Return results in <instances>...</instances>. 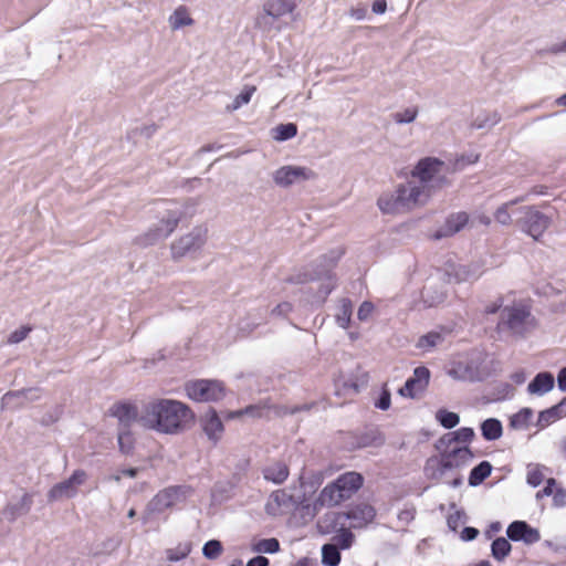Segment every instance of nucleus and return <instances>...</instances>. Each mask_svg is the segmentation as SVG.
<instances>
[{"label":"nucleus","mask_w":566,"mask_h":566,"mask_svg":"<svg viewBox=\"0 0 566 566\" xmlns=\"http://www.w3.org/2000/svg\"><path fill=\"white\" fill-rule=\"evenodd\" d=\"M439 457L429 458L424 465L427 478L457 488L461 485V476L457 470L469 465L473 460V453L468 446H442L438 440L434 444Z\"/></svg>","instance_id":"nucleus-1"},{"label":"nucleus","mask_w":566,"mask_h":566,"mask_svg":"<svg viewBox=\"0 0 566 566\" xmlns=\"http://www.w3.org/2000/svg\"><path fill=\"white\" fill-rule=\"evenodd\" d=\"M193 420V413L185 403L161 399L149 403L144 413V427L161 433H177Z\"/></svg>","instance_id":"nucleus-2"},{"label":"nucleus","mask_w":566,"mask_h":566,"mask_svg":"<svg viewBox=\"0 0 566 566\" xmlns=\"http://www.w3.org/2000/svg\"><path fill=\"white\" fill-rule=\"evenodd\" d=\"M430 189L412 178L400 184L395 191L382 193L377 205L381 212L396 214L423 206L431 197Z\"/></svg>","instance_id":"nucleus-3"},{"label":"nucleus","mask_w":566,"mask_h":566,"mask_svg":"<svg viewBox=\"0 0 566 566\" xmlns=\"http://www.w3.org/2000/svg\"><path fill=\"white\" fill-rule=\"evenodd\" d=\"M191 494L188 486H171L158 492L147 505V514L144 515V525L147 531L156 530L161 521L166 520L165 512L186 501Z\"/></svg>","instance_id":"nucleus-4"},{"label":"nucleus","mask_w":566,"mask_h":566,"mask_svg":"<svg viewBox=\"0 0 566 566\" xmlns=\"http://www.w3.org/2000/svg\"><path fill=\"white\" fill-rule=\"evenodd\" d=\"M150 212H153L155 220L149 223L148 230L144 234V245L155 244L168 238L181 219V211L177 208H170L166 202L158 203Z\"/></svg>","instance_id":"nucleus-5"},{"label":"nucleus","mask_w":566,"mask_h":566,"mask_svg":"<svg viewBox=\"0 0 566 566\" xmlns=\"http://www.w3.org/2000/svg\"><path fill=\"white\" fill-rule=\"evenodd\" d=\"M448 166L444 161L436 157H424L420 159L411 170V177L417 179L421 185H424L430 192L433 193L437 189L444 187L448 181L446 174Z\"/></svg>","instance_id":"nucleus-6"},{"label":"nucleus","mask_w":566,"mask_h":566,"mask_svg":"<svg viewBox=\"0 0 566 566\" xmlns=\"http://www.w3.org/2000/svg\"><path fill=\"white\" fill-rule=\"evenodd\" d=\"M208 228L193 227L189 232L175 240L170 245L171 258L179 261L182 258L197 259L207 243Z\"/></svg>","instance_id":"nucleus-7"},{"label":"nucleus","mask_w":566,"mask_h":566,"mask_svg":"<svg viewBox=\"0 0 566 566\" xmlns=\"http://www.w3.org/2000/svg\"><path fill=\"white\" fill-rule=\"evenodd\" d=\"M531 323V313L523 303L504 306L501 311L499 328L509 329L514 335H523Z\"/></svg>","instance_id":"nucleus-8"},{"label":"nucleus","mask_w":566,"mask_h":566,"mask_svg":"<svg viewBox=\"0 0 566 566\" xmlns=\"http://www.w3.org/2000/svg\"><path fill=\"white\" fill-rule=\"evenodd\" d=\"M185 390L189 399L198 402L221 400L226 396V388L219 380L197 379L188 381Z\"/></svg>","instance_id":"nucleus-9"},{"label":"nucleus","mask_w":566,"mask_h":566,"mask_svg":"<svg viewBox=\"0 0 566 566\" xmlns=\"http://www.w3.org/2000/svg\"><path fill=\"white\" fill-rule=\"evenodd\" d=\"M315 178L316 174L303 166L286 165L272 172L274 184L281 188H289Z\"/></svg>","instance_id":"nucleus-10"},{"label":"nucleus","mask_w":566,"mask_h":566,"mask_svg":"<svg viewBox=\"0 0 566 566\" xmlns=\"http://www.w3.org/2000/svg\"><path fill=\"white\" fill-rule=\"evenodd\" d=\"M439 271L443 280L447 279L449 283L475 281L482 274L481 265L478 263L461 264L451 260L447 261Z\"/></svg>","instance_id":"nucleus-11"},{"label":"nucleus","mask_w":566,"mask_h":566,"mask_svg":"<svg viewBox=\"0 0 566 566\" xmlns=\"http://www.w3.org/2000/svg\"><path fill=\"white\" fill-rule=\"evenodd\" d=\"M86 479V472L82 469L74 470L72 474L54 484L48 492V500L50 502L59 501L61 499L74 497L77 493L76 488L82 485Z\"/></svg>","instance_id":"nucleus-12"},{"label":"nucleus","mask_w":566,"mask_h":566,"mask_svg":"<svg viewBox=\"0 0 566 566\" xmlns=\"http://www.w3.org/2000/svg\"><path fill=\"white\" fill-rule=\"evenodd\" d=\"M521 228L533 239L538 240L546 231L551 219L534 208H525L524 218L521 220Z\"/></svg>","instance_id":"nucleus-13"},{"label":"nucleus","mask_w":566,"mask_h":566,"mask_svg":"<svg viewBox=\"0 0 566 566\" xmlns=\"http://www.w3.org/2000/svg\"><path fill=\"white\" fill-rule=\"evenodd\" d=\"M442 280L440 271L428 279L421 293V300L426 307L437 306L446 300L447 291L442 285Z\"/></svg>","instance_id":"nucleus-14"},{"label":"nucleus","mask_w":566,"mask_h":566,"mask_svg":"<svg viewBox=\"0 0 566 566\" xmlns=\"http://www.w3.org/2000/svg\"><path fill=\"white\" fill-rule=\"evenodd\" d=\"M430 371L424 366L415 368L413 374L407 379L403 387L399 389V395L407 398H416L419 394L424 391L429 384Z\"/></svg>","instance_id":"nucleus-15"},{"label":"nucleus","mask_w":566,"mask_h":566,"mask_svg":"<svg viewBox=\"0 0 566 566\" xmlns=\"http://www.w3.org/2000/svg\"><path fill=\"white\" fill-rule=\"evenodd\" d=\"M342 255V252H333L332 256L328 258V269L318 272L316 279L322 281L319 286L318 294L314 297V300L310 301L311 303L322 304L325 302L326 297L336 286V279L333 275L331 269L337 263Z\"/></svg>","instance_id":"nucleus-16"},{"label":"nucleus","mask_w":566,"mask_h":566,"mask_svg":"<svg viewBox=\"0 0 566 566\" xmlns=\"http://www.w3.org/2000/svg\"><path fill=\"white\" fill-rule=\"evenodd\" d=\"M363 484V478L357 472H346L339 475L332 485L342 502L348 500Z\"/></svg>","instance_id":"nucleus-17"},{"label":"nucleus","mask_w":566,"mask_h":566,"mask_svg":"<svg viewBox=\"0 0 566 566\" xmlns=\"http://www.w3.org/2000/svg\"><path fill=\"white\" fill-rule=\"evenodd\" d=\"M38 388H23L19 390H10L6 392L0 401L1 410H17L24 406L25 401H34L39 399Z\"/></svg>","instance_id":"nucleus-18"},{"label":"nucleus","mask_w":566,"mask_h":566,"mask_svg":"<svg viewBox=\"0 0 566 566\" xmlns=\"http://www.w3.org/2000/svg\"><path fill=\"white\" fill-rule=\"evenodd\" d=\"M506 535L511 541H521L527 545L535 544L541 539L538 530L530 526L524 521L512 522L506 530Z\"/></svg>","instance_id":"nucleus-19"},{"label":"nucleus","mask_w":566,"mask_h":566,"mask_svg":"<svg viewBox=\"0 0 566 566\" xmlns=\"http://www.w3.org/2000/svg\"><path fill=\"white\" fill-rule=\"evenodd\" d=\"M294 3L291 0H269L264 4V14L256 19L258 27H265L269 18H280L292 12Z\"/></svg>","instance_id":"nucleus-20"},{"label":"nucleus","mask_w":566,"mask_h":566,"mask_svg":"<svg viewBox=\"0 0 566 566\" xmlns=\"http://www.w3.org/2000/svg\"><path fill=\"white\" fill-rule=\"evenodd\" d=\"M108 415L118 420L119 428H129L137 418V409L129 402L118 401L108 409Z\"/></svg>","instance_id":"nucleus-21"},{"label":"nucleus","mask_w":566,"mask_h":566,"mask_svg":"<svg viewBox=\"0 0 566 566\" xmlns=\"http://www.w3.org/2000/svg\"><path fill=\"white\" fill-rule=\"evenodd\" d=\"M201 426L207 437L217 442L223 433V423L216 410L209 409L201 417Z\"/></svg>","instance_id":"nucleus-22"},{"label":"nucleus","mask_w":566,"mask_h":566,"mask_svg":"<svg viewBox=\"0 0 566 566\" xmlns=\"http://www.w3.org/2000/svg\"><path fill=\"white\" fill-rule=\"evenodd\" d=\"M564 417H566V397L563 398L557 405L542 410L538 413L535 424L538 430H543Z\"/></svg>","instance_id":"nucleus-23"},{"label":"nucleus","mask_w":566,"mask_h":566,"mask_svg":"<svg viewBox=\"0 0 566 566\" xmlns=\"http://www.w3.org/2000/svg\"><path fill=\"white\" fill-rule=\"evenodd\" d=\"M33 504V497L30 493H24L17 502H10L7 504L3 515L10 522L27 515Z\"/></svg>","instance_id":"nucleus-24"},{"label":"nucleus","mask_w":566,"mask_h":566,"mask_svg":"<svg viewBox=\"0 0 566 566\" xmlns=\"http://www.w3.org/2000/svg\"><path fill=\"white\" fill-rule=\"evenodd\" d=\"M555 385V378L549 371L538 373L527 385V392L535 396H544L549 392Z\"/></svg>","instance_id":"nucleus-25"},{"label":"nucleus","mask_w":566,"mask_h":566,"mask_svg":"<svg viewBox=\"0 0 566 566\" xmlns=\"http://www.w3.org/2000/svg\"><path fill=\"white\" fill-rule=\"evenodd\" d=\"M263 478L274 484H282L290 474L289 467L281 461L269 463L262 469Z\"/></svg>","instance_id":"nucleus-26"},{"label":"nucleus","mask_w":566,"mask_h":566,"mask_svg":"<svg viewBox=\"0 0 566 566\" xmlns=\"http://www.w3.org/2000/svg\"><path fill=\"white\" fill-rule=\"evenodd\" d=\"M475 433H474V430L470 427H462L455 431H452V432H448L446 434H443L439 441H440V447L442 446H457V443L459 442H462V443H470L473 438H474Z\"/></svg>","instance_id":"nucleus-27"},{"label":"nucleus","mask_w":566,"mask_h":566,"mask_svg":"<svg viewBox=\"0 0 566 566\" xmlns=\"http://www.w3.org/2000/svg\"><path fill=\"white\" fill-rule=\"evenodd\" d=\"M293 504V496L285 490H276L272 492L266 510L271 514H276L282 509H287Z\"/></svg>","instance_id":"nucleus-28"},{"label":"nucleus","mask_w":566,"mask_h":566,"mask_svg":"<svg viewBox=\"0 0 566 566\" xmlns=\"http://www.w3.org/2000/svg\"><path fill=\"white\" fill-rule=\"evenodd\" d=\"M345 520H347V513L329 512L318 521L317 525L322 533H331L338 526L343 528Z\"/></svg>","instance_id":"nucleus-29"},{"label":"nucleus","mask_w":566,"mask_h":566,"mask_svg":"<svg viewBox=\"0 0 566 566\" xmlns=\"http://www.w3.org/2000/svg\"><path fill=\"white\" fill-rule=\"evenodd\" d=\"M468 221H469V216L465 212H459V213L452 214L447 219L446 228H444L443 232H438L436 237L439 239L443 235H450V234L457 233L464 228V226L468 223Z\"/></svg>","instance_id":"nucleus-30"},{"label":"nucleus","mask_w":566,"mask_h":566,"mask_svg":"<svg viewBox=\"0 0 566 566\" xmlns=\"http://www.w3.org/2000/svg\"><path fill=\"white\" fill-rule=\"evenodd\" d=\"M482 437L488 441H494L502 437L503 427L499 419L489 418L481 423Z\"/></svg>","instance_id":"nucleus-31"},{"label":"nucleus","mask_w":566,"mask_h":566,"mask_svg":"<svg viewBox=\"0 0 566 566\" xmlns=\"http://www.w3.org/2000/svg\"><path fill=\"white\" fill-rule=\"evenodd\" d=\"M342 501L338 500V496L332 485V483L327 484L318 494L314 507L317 510L318 507H332L340 504Z\"/></svg>","instance_id":"nucleus-32"},{"label":"nucleus","mask_w":566,"mask_h":566,"mask_svg":"<svg viewBox=\"0 0 566 566\" xmlns=\"http://www.w3.org/2000/svg\"><path fill=\"white\" fill-rule=\"evenodd\" d=\"M492 472V465L489 461H482L474 467L469 475V484L476 486L481 484Z\"/></svg>","instance_id":"nucleus-33"},{"label":"nucleus","mask_w":566,"mask_h":566,"mask_svg":"<svg viewBox=\"0 0 566 566\" xmlns=\"http://www.w3.org/2000/svg\"><path fill=\"white\" fill-rule=\"evenodd\" d=\"M533 410L528 407L522 408L510 418V426L515 430L527 429L533 418Z\"/></svg>","instance_id":"nucleus-34"},{"label":"nucleus","mask_w":566,"mask_h":566,"mask_svg":"<svg viewBox=\"0 0 566 566\" xmlns=\"http://www.w3.org/2000/svg\"><path fill=\"white\" fill-rule=\"evenodd\" d=\"M548 469L539 463H530L526 467V482L536 488L544 481V472Z\"/></svg>","instance_id":"nucleus-35"},{"label":"nucleus","mask_w":566,"mask_h":566,"mask_svg":"<svg viewBox=\"0 0 566 566\" xmlns=\"http://www.w3.org/2000/svg\"><path fill=\"white\" fill-rule=\"evenodd\" d=\"M255 91L256 86L245 85L240 94L234 97L233 102L227 106V111L234 112L241 108L243 105L249 104Z\"/></svg>","instance_id":"nucleus-36"},{"label":"nucleus","mask_w":566,"mask_h":566,"mask_svg":"<svg viewBox=\"0 0 566 566\" xmlns=\"http://www.w3.org/2000/svg\"><path fill=\"white\" fill-rule=\"evenodd\" d=\"M340 563V553L335 544H325L322 547V564L324 566H338Z\"/></svg>","instance_id":"nucleus-37"},{"label":"nucleus","mask_w":566,"mask_h":566,"mask_svg":"<svg viewBox=\"0 0 566 566\" xmlns=\"http://www.w3.org/2000/svg\"><path fill=\"white\" fill-rule=\"evenodd\" d=\"M352 313H353L352 301L348 298H343L340 301L338 313L336 315V322L339 327L347 328L349 326Z\"/></svg>","instance_id":"nucleus-38"},{"label":"nucleus","mask_w":566,"mask_h":566,"mask_svg":"<svg viewBox=\"0 0 566 566\" xmlns=\"http://www.w3.org/2000/svg\"><path fill=\"white\" fill-rule=\"evenodd\" d=\"M297 134V127L293 123L280 124L272 129V136L275 140L284 142L293 138Z\"/></svg>","instance_id":"nucleus-39"},{"label":"nucleus","mask_w":566,"mask_h":566,"mask_svg":"<svg viewBox=\"0 0 566 566\" xmlns=\"http://www.w3.org/2000/svg\"><path fill=\"white\" fill-rule=\"evenodd\" d=\"M511 549L512 545L504 537L494 539L491 545L492 556L499 562H502L510 554Z\"/></svg>","instance_id":"nucleus-40"},{"label":"nucleus","mask_w":566,"mask_h":566,"mask_svg":"<svg viewBox=\"0 0 566 566\" xmlns=\"http://www.w3.org/2000/svg\"><path fill=\"white\" fill-rule=\"evenodd\" d=\"M436 420L446 429H452L457 427L460 422V417L458 413L449 411L447 409H439L436 412Z\"/></svg>","instance_id":"nucleus-41"},{"label":"nucleus","mask_w":566,"mask_h":566,"mask_svg":"<svg viewBox=\"0 0 566 566\" xmlns=\"http://www.w3.org/2000/svg\"><path fill=\"white\" fill-rule=\"evenodd\" d=\"M443 340V336L437 332H430L426 335H422L417 342V348L429 352L437 345L441 344Z\"/></svg>","instance_id":"nucleus-42"},{"label":"nucleus","mask_w":566,"mask_h":566,"mask_svg":"<svg viewBox=\"0 0 566 566\" xmlns=\"http://www.w3.org/2000/svg\"><path fill=\"white\" fill-rule=\"evenodd\" d=\"M117 440L120 452L130 454L134 449V438L129 428H118Z\"/></svg>","instance_id":"nucleus-43"},{"label":"nucleus","mask_w":566,"mask_h":566,"mask_svg":"<svg viewBox=\"0 0 566 566\" xmlns=\"http://www.w3.org/2000/svg\"><path fill=\"white\" fill-rule=\"evenodd\" d=\"M170 27L174 30H178L182 27L190 25L192 23V19L190 18L188 11L185 8H178L169 18Z\"/></svg>","instance_id":"nucleus-44"},{"label":"nucleus","mask_w":566,"mask_h":566,"mask_svg":"<svg viewBox=\"0 0 566 566\" xmlns=\"http://www.w3.org/2000/svg\"><path fill=\"white\" fill-rule=\"evenodd\" d=\"M360 517L364 523H368L373 521L375 517V510L373 506L363 504L358 505L355 509L350 510L347 513V518H357Z\"/></svg>","instance_id":"nucleus-45"},{"label":"nucleus","mask_w":566,"mask_h":566,"mask_svg":"<svg viewBox=\"0 0 566 566\" xmlns=\"http://www.w3.org/2000/svg\"><path fill=\"white\" fill-rule=\"evenodd\" d=\"M253 552L274 554L280 551V543L276 538L260 539L252 546Z\"/></svg>","instance_id":"nucleus-46"},{"label":"nucleus","mask_w":566,"mask_h":566,"mask_svg":"<svg viewBox=\"0 0 566 566\" xmlns=\"http://www.w3.org/2000/svg\"><path fill=\"white\" fill-rule=\"evenodd\" d=\"M191 552L190 543H180L174 548H169L166 552L167 558L170 562H178L185 557H187Z\"/></svg>","instance_id":"nucleus-47"},{"label":"nucleus","mask_w":566,"mask_h":566,"mask_svg":"<svg viewBox=\"0 0 566 566\" xmlns=\"http://www.w3.org/2000/svg\"><path fill=\"white\" fill-rule=\"evenodd\" d=\"M523 201V198H517L515 200H512L510 202L503 203L501 207L497 208L495 211V220L501 224H509L511 222V216L509 213L510 207L516 205L517 202Z\"/></svg>","instance_id":"nucleus-48"},{"label":"nucleus","mask_w":566,"mask_h":566,"mask_svg":"<svg viewBox=\"0 0 566 566\" xmlns=\"http://www.w3.org/2000/svg\"><path fill=\"white\" fill-rule=\"evenodd\" d=\"M418 115L417 107H407L402 111L392 114V118L397 124H409L412 123Z\"/></svg>","instance_id":"nucleus-49"},{"label":"nucleus","mask_w":566,"mask_h":566,"mask_svg":"<svg viewBox=\"0 0 566 566\" xmlns=\"http://www.w3.org/2000/svg\"><path fill=\"white\" fill-rule=\"evenodd\" d=\"M222 553V545L217 539L208 541L202 548V554L208 559H214Z\"/></svg>","instance_id":"nucleus-50"},{"label":"nucleus","mask_w":566,"mask_h":566,"mask_svg":"<svg viewBox=\"0 0 566 566\" xmlns=\"http://www.w3.org/2000/svg\"><path fill=\"white\" fill-rule=\"evenodd\" d=\"M500 120H501L500 114L494 112L490 115L478 116L473 122V126L475 128L492 127V126L496 125Z\"/></svg>","instance_id":"nucleus-51"},{"label":"nucleus","mask_w":566,"mask_h":566,"mask_svg":"<svg viewBox=\"0 0 566 566\" xmlns=\"http://www.w3.org/2000/svg\"><path fill=\"white\" fill-rule=\"evenodd\" d=\"M354 536L348 530L342 528V533L335 537L337 547L343 549L349 548L353 544Z\"/></svg>","instance_id":"nucleus-52"},{"label":"nucleus","mask_w":566,"mask_h":566,"mask_svg":"<svg viewBox=\"0 0 566 566\" xmlns=\"http://www.w3.org/2000/svg\"><path fill=\"white\" fill-rule=\"evenodd\" d=\"M30 332H31V328L28 326H22L18 329L13 331L9 336V343L18 344V343L24 340Z\"/></svg>","instance_id":"nucleus-53"},{"label":"nucleus","mask_w":566,"mask_h":566,"mask_svg":"<svg viewBox=\"0 0 566 566\" xmlns=\"http://www.w3.org/2000/svg\"><path fill=\"white\" fill-rule=\"evenodd\" d=\"M465 515L463 512L457 511L448 516L447 523L450 530L457 531L459 525L463 523Z\"/></svg>","instance_id":"nucleus-54"},{"label":"nucleus","mask_w":566,"mask_h":566,"mask_svg":"<svg viewBox=\"0 0 566 566\" xmlns=\"http://www.w3.org/2000/svg\"><path fill=\"white\" fill-rule=\"evenodd\" d=\"M391 396L390 391L386 388L382 389L378 400L375 402L376 408L387 410L390 407Z\"/></svg>","instance_id":"nucleus-55"},{"label":"nucleus","mask_w":566,"mask_h":566,"mask_svg":"<svg viewBox=\"0 0 566 566\" xmlns=\"http://www.w3.org/2000/svg\"><path fill=\"white\" fill-rule=\"evenodd\" d=\"M555 486L556 480L553 478L547 479L545 488L536 493V499L541 500L545 496H551L554 493V490L556 489Z\"/></svg>","instance_id":"nucleus-56"},{"label":"nucleus","mask_w":566,"mask_h":566,"mask_svg":"<svg viewBox=\"0 0 566 566\" xmlns=\"http://www.w3.org/2000/svg\"><path fill=\"white\" fill-rule=\"evenodd\" d=\"M373 312H374V304L370 302H363L357 312L358 319H360V321L368 319Z\"/></svg>","instance_id":"nucleus-57"},{"label":"nucleus","mask_w":566,"mask_h":566,"mask_svg":"<svg viewBox=\"0 0 566 566\" xmlns=\"http://www.w3.org/2000/svg\"><path fill=\"white\" fill-rule=\"evenodd\" d=\"M292 310L293 305L290 302H282L271 311V314L274 316H286Z\"/></svg>","instance_id":"nucleus-58"},{"label":"nucleus","mask_w":566,"mask_h":566,"mask_svg":"<svg viewBox=\"0 0 566 566\" xmlns=\"http://www.w3.org/2000/svg\"><path fill=\"white\" fill-rule=\"evenodd\" d=\"M552 495L555 506L562 507L566 505V492L562 488H556Z\"/></svg>","instance_id":"nucleus-59"},{"label":"nucleus","mask_w":566,"mask_h":566,"mask_svg":"<svg viewBox=\"0 0 566 566\" xmlns=\"http://www.w3.org/2000/svg\"><path fill=\"white\" fill-rule=\"evenodd\" d=\"M479 535V531L474 527H464L460 534V537L464 542L473 541Z\"/></svg>","instance_id":"nucleus-60"},{"label":"nucleus","mask_w":566,"mask_h":566,"mask_svg":"<svg viewBox=\"0 0 566 566\" xmlns=\"http://www.w3.org/2000/svg\"><path fill=\"white\" fill-rule=\"evenodd\" d=\"M243 415H249V416H253V417L254 416H261V409L258 408V407H254V406H250V407H247L245 409L235 411L231 416L232 417H241Z\"/></svg>","instance_id":"nucleus-61"},{"label":"nucleus","mask_w":566,"mask_h":566,"mask_svg":"<svg viewBox=\"0 0 566 566\" xmlns=\"http://www.w3.org/2000/svg\"><path fill=\"white\" fill-rule=\"evenodd\" d=\"M349 14L352 18H354L357 21L364 20L367 14V8L366 7L352 8L349 11Z\"/></svg>","instance_id":"nucleus-62"},{"label":"nucleus","mask_w":566,"mask_h":566,"mask_svg":"<svg viewBox=\"0 0 566 566\" xmlns=\"http://www.w3.org/2000/svg\"><path fill=\"white\" fill-rule=\"evenodd\" d=\"M558 389L566 392V367H563L557 375Z\"/></svg>","instance_id":"nucleus-63"},{"label":"nucleus","mask_w":566,"mask_h":566,"mask_svg":"<svg viewBox=\"0 0 566 566\" xmlns=\"http://www.w3.org/2000/svg\"><path fill=\"white\" fill-rule=\"evenodd\" d=\"M247 566H269V559L264 556H256L251 558Z\"/></svg>","instance_id":"nucleus-64"}]
</instances>
